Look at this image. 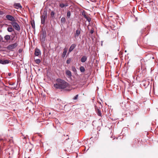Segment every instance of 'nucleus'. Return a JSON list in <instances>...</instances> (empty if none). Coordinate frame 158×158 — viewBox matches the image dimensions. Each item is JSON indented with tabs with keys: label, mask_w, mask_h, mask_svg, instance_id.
I'll return each instance as SVG.
<instances>
[{
	"label": "nucleus",
	"mask_w": 158,
	"mask_h": 158,
	"mask_svg": "<svg viewBox=\"0 0 158 158\" xmlns=\"http://www.w3.org/2000/svg\"><path fill=\"white\" fill-rule=\"evenodd\" d=\"M6 17L7 20L11 21V22H14L16 21V19L13 16L10 15H7L6 16Z\"/></svg>",
	"instance_id": "obj_6"
},
{
	"label": "nucleus",
	"mask_w": 158,
	"mask_h": 158,
	"mask_svg": "<svg viewBox=\"0 0 158 158\" xmlns=\"http://www.w3.org/2000/svg\"><path fill=\"white\" fill-rule=\"evenodd\" d=\"M66 90L68 91H70V89H66Z\"/></svg>",
	"instance_id": "obj_35"
},
{
	"label": "nucleus",
	"mask_w": 158,
	"mask_h": 158,
	"mask_svg": "<svg viewBox=\"0 0 158 158\" xmlns=\"http://www.w3.org/2000/svg\"><path fill=\"white\" fill-rule=\"evenodd\" d=\"M19 52L20 53H21L22 52V50L21 49H19Z\"/></svg>",
	"instance_id": "obj_33"
},
{
	"label": "nucleus",
	"mask_w": 158,
	"mask_h": 158,
	"mask_svg": "<svg viewBox=\"0 0 158 158\" xmlns=\"http://www.w3.org/2000/svg\"><path fill=\"white\" fill-rule=\"evenodd\" d=\"M54 14H55V13L54 12H53V11H52L51 12V13L50 14L51 16L52 17H54Z\"/></svg>",
	"instance_id": "obj_28"
},
{
	"label": "nucleus",
	"mask_w": 158,
	"mask_h": 158,
	"mask_svg": "<svg viewBox=\"0 0 158 158\" xmlns=\"http://www.w3.org/2000/svg\"><path fill=\"white\" fill-rule=\"evenodd\" d=\"M80 70L81 72L83 73L85 71V69L84 67L81 66L80 67Z\"/></svg>",
	"instance_id": "obj_22"
},
{
	"label": "nucleus",
	"mask_w": 158,
	"mask_h": 158,
	"mask_svg": "<svg viewBox=\"0 0 158 158\" xmlns=\"http://www.w3.org/2000/svg\"><path fill=\"white\" fill-rule=\"evenodd\" d=\"M8 75L9 76H10L11 75V73H8Z\"/></svg>",
	"instance_id": "obj_34"
},
{
	"label": "nucleus",
	"mask_w": 158,
	"mask_h": 158,
	"mask_svg": "<svg viewBox=\"0 0 158 158\" xmlns=\"http://www.w3.org/2000/svg\"><path fill=\"white\" fill-rule=\"evenodd\" d=\"M71 16V13L69 11H68L67 13V18L68 19H69L70 18V16Z\"/></svg>",
	"instance_id": "obj_23"
},
{
	"label": "nucleus",
	"mask_w": 158,
	"mask_h": 158,
	"mask_svg": "<svg viewBox=\"0 0 158 158\" xmlns=\"http://www.w3.org/2000/svg\"><path fill=\"white\" fill-rule=\"evenodd\" d=\"M31 26L33 28V29H35V21L34 20H33V21H31Z\"/></svg>",
	"instance_id": "obj_21"
},
{
	"label": "nucleus",
	"mask_w": 158,
	"mask_h": 158,
	"mask_svg": "<svg viewBox=\"0 0 158 158\" xmlns=\"http://www.w3.org/2000/svg\"><path fill=\"white\" fill-rule=\"evenodd\" d=\"M72 70L75 72V71H76V69L75 68V67H73L72 68Z\"/></svg>",
	"instance_id": "obj_30"
},
{
	"label": "nucleus",
	"mask_w": 158,
	"mask_h": 158,
	"mask_svg": "<svg viewBox=\"0 0 158 158\" xmlns=\"http://www.w3.org/2000/svg\"><path fill=\"white\" fill-rule=\"evenodd\" d=\"M67 52V49L66 48H64V51L62 53V56L63 57H64L65 56Z\"/></svg>",
	"instance_id": "obj_15"
},
{
	"label": "nucleus",
	"mask_w": 158,
	"mask_h": 158,
	"mask_svg": "<svg viewBox=\"0 0 158 158\" xmlns=\"http://www.w3.org/2000/svg\"><path fill=\"white\" fill-rule=\"evenodd\" d=\"M7 30L9 32H11L14 31V29L12 27V26L10 25L9 27L7 28Z\"/></svg>",
	"instance_id": "obj_14"
},
{
	"label": "nucleus",
	"mask_w": 158,
	"mask_h": 158,
	"mask_svg": "<svg viewBox=\"0 0 158 158\" xmlns=\"http://www.w3.org/2000/svg\"><path fill=\"white\" fill-rule=\"evenodd\" d=\"M85 18L89 22H90L91 20V18L90 17L88 16V15H86L85 17Z\"/></svg>",
	"instance_id": "obj_19"
},
{
	"label": "nucleus",
	"mask_w": 158,
	"mask_h": 158,
	"mask_svg": "<svg viewBox=\"0 0 158 158\" xmlns=\"http://www.w3.org/2000/svg\"><path fill=\"white\" fill-rule=\"evenodd\" d=\"M95 108L96 112L98 115L99 116H102V113L100 110V108L95 106Z\"/></svg>",
	"instance_id": "obj_7"
},
{
	"label": "nucleus",
	"mask_w": 158,
	"mask_h": 158,
	"mask_svg": "<svg viewBox=\"0 0 158 158\" xmlns=\"http://www.w3.org/2000/svg\"><path fill=\"white\" fill-rule=\"evenodd\" d=\"M78 95L77 94L76 95L75 97L73 98V100H77L78 98Z\"/></svg>",
	"instance_id": "obj_29"
},
{
	"label": "nucleus",
	"mask_w": 158,
	"mask_h": 158,
	"mask_svg": "<svg viewBox=\"0 0 158 158\" xmlns=\"http://www.w3.org/2000/svg\"><path fill=\"white\" fill-rule=\"evenodd\" d=\"M14 6L17 9H21L22 8V6L19 3H15L14 4Z\"/></svg>",
	"instance_id": "obj_11"
},
{
	"label": "nucleus",
	"mask_w": 158,
	"mask_h": 158,
	"mask_svg": "<svg viewBox=\"0 0 158 158\" xmlns=\"http://www.w3.org/2000/svg\"><path fill=\"white\" fill-rule=\"evenodd\" d=\"M47 17L46 14H44L41 16V22L42 24H44V23L45 19L47 18Z\"/></svg>",
	"instance_id": "obj_8"
},
{
	"label": "nucleus",
	"mask_w": 158,
	"mask_h": 158,
	"mask_svg": "<svg viewBox=\"0 0 158 158\" xmlns=\"http://www.w3.org/2000/svg\"><path fill=\"white\" fill-rule=\"evenodd\" d=\"M149 79H146L143 81V85L145 86H147L149 84L150 82L149 81Z\"/></svg>",
	"instance_id": "obj_9"
},
{
	"label": "nucleus",
	"mask_w": 158,
	"mask_h": 158,
	"mask_svg": "<svg viewBox=\"0 0 158 158\" xmlns=\"http://www.w3.org/2000/svg\"><path fill=\"white\" fill-rule=\"evenodd\" d=\"M65 73L66 75L68 76L69 77H71L72 76L71 73V71L69 70H67L66 71Z\"/></svg>",
	"instance_id": "obj_18"
},
{
	"label": "nucleus",
	"mask_w": 158,
	"mask_h": 158,
	"mask_svg": "<svg viewBox=\"0 0 158 158\" xmlns=\"http://www.w3.org/2000/svg\"><path fill=\"white\" fill-rule=\"evenodd\" d=\"M80 34V31L79 30H77L76 31V33L75 34V37H78Z\"/></svg>",
	"instance_id": "obj_16"
},
{
	"label": "nucleus",
	"mask_w": 158,
	"mask_h": 158,
	"mask_svg": "<svg viewBox=\"0 0 158 158\" xmlns=\"http://www.w3.org/2000/svg\"><path fill=\"white\" fill-rule=\"evenodd\" d=\"M4 38L5 40L7 41L10 39V35H6L4 36Z\"/></svg>",
	"instance_id": "obj_20"
},
{
	"label": "nucleus",
	"mask_w": 158,
	"mask_h": 158,
	"mask_svg": "<svg viewBox=\"0 0 158 158\" xmlns=\"http://www.w3.org/2000/svg\"><path fill=\"white\" fill-rule=\"evenodd\" d=\"M46 33L45 31H43L42 35L40 37V41L43 43L45 40L46 37Z\"/></svg>",
	"instance_id": "obj_4"
},
{
	"label": "nucleus",
	"mask_w": 158,
	"mask_h": 158,
	"mask_svg": "<svg viewBox=\"0 0 158 158\" xmlns=\"http://www.w3.org/2000/svg\"><path fill=\"white\" fill-rule=\"evenodd\" d=\"M35 61L37 64H38L41 61L40 59H38L35 60Z\"/></svg>",
	"instance_id": "obj_25"
},
{
	"label": "nucleus",
	"mask_w": 158,
	"mask_h": 158,
	"mask_svg": "<svg viewBox=\"0 0 158 158\" xmlns=\"http://www.w3.org/2000/svg\"><path fill=\"white\" fill-rule=\"evenodd\" d=\"M17 46V43H15L10 45L7 47V49L8 50H12Z\"/></svg>",
	"instance_id": "obj_5"
},
{
	"label": "nucleus",
	"mask_w": 158,
	"mask_h": 158,
	"mask_svg": "<svg viewBox=\"0 0 158 158\" xmlns=\"http://www.w3.org/2000/svg\"><path fill=\"white\" fill-rule=\"evenodd\" d=\"M82 15L84 17L87 15L86 12L85 11H83L82 12Z\"/></svg>",
	"instance_id": "obj_27"
},
{
	"label": "nucleus",
	"mask_w": 158,
	"mask_h": 158,
	"mask_svg": "<svg viewBox=\"0 0 158 158\" xmlns=\"http://www.w3.org/2000/svg\"><path fill=\"white\" fill-rule=\"evenodd\" d=\"M58 4L59 7L62 8H66L68 6V4L66 0H64L60 1L59 2Z\"/></svg>",
	"instance_id": "obj_2"
},
{
	"label": "nucleus",
	"mask_w": 158,
	"mask_h": 158,
	"mask_svg": "<svg viewBox=\"0 0 158 158\" xmlns=\"http://www.w3.org/2000/svg\"><path fill=\"white\" fill-rule=\"evenodd\" d=\"M10 23L12 25L13 27L17 31H19L20 30V27L16 21L11 22Z\"/></svg>",
	"instance_id": "obj_3"
},
{
	"label": "nucleus",
	"mask_w": 158,
	"mask_h": 158,
	"mask_svg": "<svg viewBox=\"0 0 158 158\" xmlns=\"http://www.w3.org/2000/svg\"><path fill=\"white\" fill-rule=\"evenodd\" d=\"M87 58L86 56H84L81 58V62L82 63L85 62L87 60Z\"/></svg>",
	"instance_id": "obj_17"
},
{
	"label": "nucleus",
	"mask_w": 158,
	"mask_h": 158,
	"mask_svg": "<svg viewBox=\"0 0 158 158\" xmlns=\"http://www.w3.org/2000/svg\"><path fill=\"white\" fill-rule=\"evenodd\" d=\"M10 93H10V92L8 93V94H10Z\"/></svg>",
	"instance_id": "obj_36"
},
{
	"label": "nucleus",
	"mask_w": 158,
	"mask_h": 158,
	"mask_svg": "<svg viewBox=\"0 0 158 158\" xmlns=\"http://www.w3.org/2000/svg\"><path fill=\"white\" fill-rule=\"evenodd\" d=\"M56 81L57 83L54 85V87L56 89H63L69 87L68 83L64 80L57 79Z\"/></svg>",
	"instance_id": "obj_1"
},
{
	"label": "nucleus",
	"mask_w": 158,
	"mask_h": 158,
	"mask_svg": "<svg viewBox=\"0 0 158 158\" xmlns=\"http://www.w3.org/2000/svg\"><path fill=\"white\" fill-rule=\"evenodd\" d=\"M4 14V13L2 11L0 10V15H2Z\"/></svg>",
	"instance_id": "obj_32"
},
{
	"label": "nucleus",
	"mask_w": 158,
	"mask_h": 158,
	"mask_svg": "<svg viewBox=\"0 0 158 158\" xmlns=\"http://www.w3.org/2000/svg\"><path fill=\"white\" fill-rule=\"evenodd\" d=\"M66 19L64 17H62L61 19V21L62 23H64L65 22Z\"/></svg>",
	"instance_id": "obj_24"
},
{
	"label": "nucleus",
	"mask_w": 158,
	"mask_h": 158,
	"mask_svg": "<svg viewBox=\"0 0 158 158\" xmlns=\"http://www.w3.org/2000/svg\"><path fill=\"white\" fill-rule=\"evenodd\" d=\"M94 31L93 29H91L90 31V33L91 34H92L94 33Z\"/></svg>",
	"instance_id": "obj_31"
},
{
	"label": "nucleus",
	"mask_w": 158,
	"mask_h": 158,
	"mask_svg": "<svg viewBox=\"0 0 158 158\" xmlns=\"http://www.w3.org/2000/svg\"><path fill=\"white\" fill-rule=\"evenodd\" d=\"M71 61V58H69L67 60V61H66V63L67 64H69Z\"/></svg>",
	"instance_id": "obj_26"
},
{
	"label": "nucleus",
	"mask_w": 158,
	"mask_h": 158,
	"mask_svg": "<svg viewBox=\"0 0 158 158\" xmlns=\"http://www.w3.org/2000/svg\"><path fill=\"white\" fill-rule=\"evenodd\" d=\"M0 140H2V139H0Z\"/></svg>",
	"instance_id": "obj_37"
},
{
	"label": "nucleus",
	"mask_w": 158,
	"mask_h": 158,
	"mask_svg": "<svg viewBox=\"0 0 158 158\" xmlns=\"http://www.w3.org/2000/svg\"><path fill=\"white\" fill-rule=\"evenodd\" d=\"M9 61V60H0V63L2 64H8Z\"/></svg>",
	"instance_id": "obj_12"
},
{
	"label": "nucleus",
	"mask_w": 158,
	"mask_h": 158,
	"mask_svg": "<svg viewBox=\"0 0 158 158\" xmlns=\"http://www.w3.org/2000/svg\"><path fill=\"white\" fill-rule=\"evenodd\" d=\"M35 56H38L41 54V52L40 49L36 48L35 49Z\"/></svg>",
	"instance_id": "obj_10"
},
{
	"label": "nucleus",
	"mask_w": 158,
	"mask_h": 158,
	"mask_svg": "<svg viewBox=\"0 0 158 158\" xmlns=\"http://www.w3.org/2000/svg\"><path fill=\"white\" fill-rule=\"evenodd\" d=\"M76 45L75 44H73L70 47L69 50V53L71 52L73 49L76 47Z\"/></svg>",
	"instance_id": "obj_13"
}]
</instances>
